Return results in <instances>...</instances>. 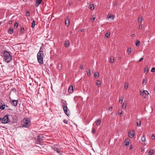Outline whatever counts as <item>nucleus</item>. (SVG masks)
<instances>
[{
  "label": "nucleus",
  "instance_id": "393cba45",
  "mask_svg": "<svg viewBox=\"0 0 155 155\" xmlns=\"http://www.w3.org/2000/svg\"><path fill=\"white\" fill-rule=\"evenodd\" d=\"M8 32L10 34H12L13 32V28H10L8 31Z\"/></svg>",
  "mask_w": 155,
  "mask_h": 155
},
{
  "label": "nucleus",
  "instance_id": "69168bd1",
  "mask_svg": "<svg viewBox=\"0 0 155 155\" xmlns=\"http://www.w3.org/2000/svg\"><path fill=\"white\" fill-rule=\"evenodd\" d=\"M121 58L120 57H119L118 58L119 60H120L121 59Z\"/></svg>",
  "mask_w": 155,
  "mask_h": 155
},
{
  "label": "nucleus",
  "instance_id": "4c0bfd02",
  "mask_svg": "<svg viewBox=\"0 0 155 155\" xmlns=\"http://www.w3.org/2000/svg\"><path fill=\"white\" fill-rule=\"evenodd\" d=\"M43 48H42V47L41 46V47L40 48V50L39 51H41V52H42V54H44L43 53Z\"/></svg>",
  "mask_w": 155,
  "mask_h": 155
},
{
  "label": "nucleus",
  "instance_id": "4d7b16f0",
  "mask_svg": "<svg viewBox=\"0 0 155 155\" xmlns=\"http://www.w3.org/2000/svg\"><path fill=\"white\" fill-rule=\"evenodd\" d=\"M122 111H121V112L120 113H119V114L120 116H122Z\"/></svg>",
  "mask_w": 155,
  "mask_h": 155
},
{
  "label": "nucleus",
  "instance_id": "4be33fe9",
  "mask_svg": "<svg viewBox=\"0 0 155 155\" xmlns=\"http://www.w3.org/2000/svg\"><path fill=\"white\" fill-rule=\"evenodd\" d=\"M35 20L33 19V21H32V25H31L32 27V28H34L35 27Z\"/></svg>",
  "mask_w": 155,
  "mask_h": 155
},
{
  "label": "nucleus",
  "instance_id": "603ef678",
  "mask_svg": "<svg viewBox=\"0 0 155 155\" xmlns=\"http://www.w3.org/2000/svg\"><path fill=\"white\" fill-rule=\"evenodd\" d=\"M58 69L59 70H61V65L60 67L59 66V65L58 66Z\"/></svg>",
  "mask_w": 155,
  "mask_h": 155
},
{
  "label": "nucleus",
  "instance_id": "f03ea898",
  "mask_svg": "<svg viewBox=\"0 0 155 155\" xmlns=\"http://www.w3.org/2000/svg\"><path fill=\"white\" fill-rule=\"evenodd\" d=\"M44 57V54H42V52L39 51L37 54L38 61L40 64H43V58Z\"/></svg>",
  "mask_w": 155,
  "mask_h": 155
},
{
  "label": "nucleus",
  "instance_id": "052dcab7",
  "mask_svg": "<svg viewBox=\"0 0 155 155\" xmlns=\"http://www.w3.org/2000/svg\"><path fill=\"white\" fill-rule=\"evenodd\" d=\"M8 22L9 24H11L12 23V22L11 21H8Z\"/></svg>",
  "mask_w": 155,
  "mask_h": 155
},
{
  "label": "nucleus",
  "instance_id": "2eb2a0df",
  "mask_svg": "<svg viewBox=\"0 0 155 155\" xmlns=\"http://www.w3.org/2000/svg\"><path fill=\"white\" fill-rule=\"evenodd\" d=\"M96 85L98 87H99L101 86V83L100 81L98 80H97Z\"/></svg>",
  "mask_w": 155,
  "mask_h": 155
},
{
  "label": "nucleus",
  "instance_id": "9d476101",
  "mask_svg": "<svg viewBox=\"0 0 155 155\" xmlns=\"http://www.w3.org/2000/svg\"><path fill=\"white\" fill-rule=\"evenodd\" d=\"M73 92V86H70L68 89V92L69 93H72Z\"/></svg>",
  "mask_w": 155,
  "mask_h": 155
},
{
  "label": "nucleus",
  "instance_id": "c9c22d12",
  "mask_svg": "<svg viewBox=\"0 0 155 155\" xmlns=\"http://www.w3.org/2000/svg\"><path fill=\"white\" fill-rule=\"evenodd\" d=\"M26 15L28 17H29L30 16V13L29 11H27Z\"/></svg>",
  "mask_w": 155,
  "mask_h": 155
},
{
  "label": "nucleus",
  "instance_id": "bf43d9fd",
  "mask_svg": "<svg viewBox=\"0 0 155 155\" xmlns=\"http://www.w3.org/2000/svg\"><path fill=\"white\" fill-rule=\"evenodd\" d=\"M135 36V35L134 34H132L131 35V36L132 37H134V36Z\"/></svg>",
  "mask_w": 155,
  "mask_h": 155
},
{
  "label": "nucleus",
  "instance_id": "a878e982",
  "mask_svg": "<svg viewBox=\"0 0 155 155\" xmlns=\"http://www.w3.org/2000/svg\"><path fill=\"white\" fill-rule=\"evenodd\" d=\"M154 153V151L153 150H151L148 153L149 155H152Z\"/></svg>",
  "mask_w": 155,
  "mask_h": 155
},
{
  "label": "nucleus",
  "instance_id": "49530a36",
  "mask_svg": "<svg viewBox=\"0 0 155 155\" xmlns=\"http://www.w3.org/2000/svg\"><path fill=\"white\" fill-rule=\"evenodd\" d=\"M113 107L112 106H110L108 109V110L111 111L112 110Z\"/></svg>",
  "mask_w": 155,
  "mask_h": 155
},
{
  "label": "nucleus",
  "instance_id": "338daca9",
  "mask_svg": "<svg viewBox=\"0 0 155 155\" xmlns=\"http://www.w3.org/2000/svg\"><path fill=\"white\" fill-rule=\"evenodd\" d=\"M117 3H114V5H117Z\"/></svg>",
  "mask_w": 155,
  "mask_h": 155
},
{
  "label": "nucleus",
  "instance_id": "ea45409f",
  "mask_svg": "<svg viewBox=\"0 0 155 155\" xmlns=\"http://www.w3.org/2000/svg\"><path fill=\"white\" fill-rule=\"evenodd\" d=\"M25 30L24 28L22 27L21 28L20 31L22 33H23L24 31Z\"/></svg>",
  "mask_w": 155,
  "mask_h": 155
},
{
  "label": "nucleus",
  "instance_id": "f704fd0d",
  "mask_svg": "<svg viewBox=\"0 0 155 155\" xmlns=\"http://www.w3.org/2000/svg\"><path fill=\"white\" fill-rule=\"evenodd\" d=\"M18 24L17 23H15V24L14 26V28L15 29H17L18 28Z\"/></svg>",
  "mask_w": 155,
  "mask_h": 155
},
{
  "label": "nucleus",
  "instance_id": "680f3d73",
  "mask_svg": "<svg viewBox=\"0 0 155 155\" xmlns=\"http://www.w3.org/2000/svg\"><path fill=\"white\" fill-rule=\"evenodd\" d=\"M12 91H15L16 90H15V88H13L12 89Z\"/></svg>",
  "mask_w": 155,
  "mask_h": 155
},
{
  "label": "nucleus",
  "instance_id": "5fc2aeb1",
  "mask_svg": "<svg viewBox=\"0 0 155 155\" xmlns=\"http://www.w3.org/2000/svg\"><path fill=\"white\" fill-rule=\"evenodd\" d=\"M69 5L70 6L72 4V3L71 2H68Z\"/></svg>",
  "mask_w": 155,
  "mask_h": 155
},
{
  "label": "nucleus",
  "instance_id": "9b49d317",
  "mask_svg": "<svg viewBox=\"0 0 155 155\" xmlns=\"http://www.w3.org/2000/svg\"><path fill=\"white\" fill-rule=\"evenodd\" d=\"M1 103L2 105L0 106V109L4 110L5 108V105L3 101H2Z\"/></svg>",
  "mask_w": 155,
  "mask_h": 155
},
{
  "label": "nucleus",
  "instance_id": "c756f323",
  "mask_svg": "<svg viewBox=\"0 0 155 155\" xmlns=\"http://www.w3.org/2000/svg\"><path fill=\"white\" fill-rule=\"evenodd\" d=\"M114 62V58L113 57L112 58H111L110 60V62L113 63Z\"/></svg>",
  "mask_w": 155,
  "mask_h": 155
},
{
  "label": "nucleus",
  "instance_id": "09e8293b",
  "mask_svg": "<svg viewBox=\"0 0 155 155\" xmlns=\"http://www.w3.org/2000/svg\"><path fill=\"white\" fill-rule=\"evenodd\" d=\"M142 25L141 24H140L139 26V29H142Z\"/></svg>",
  "mask_w": 155,
  "mask_h": 155
},
{
  "label": "nucleus",
  "instance_id": "cd10ccee",
  "mask_svg": "<svg viewBox=\"0 0 155 155\" xmlns=\"http://www.w3.org/2000/svg\"><path fill=\"white\" fill-rule=\"evenodd\" d=\"M137 127H140L141 126V121L140 120L137 122Z\"/></svg>",
  "mask_w": 155,
  "mask_h": 155
},
{
  "label": "nucleus",
  "instance_id": "4468645a",
  "mask_svg": "<svg viewBox=\"0 0 155 155\" xmlns=\"http://www.w3.org/2000/svg\"><path fill=\"white\" fill-rule=\"evenodd\" d=\"M128 135L129 137L130 138L133 137L134 136V133H132L130 132H128Z\"/></svg>",
  "mask_w": 155,
  "mask_h": 155
},
{
  "label": "nucleus",
  "instance_id": "72a5a7b5",
  "mask_svg": "<svg viewBox=\"0 0 155 155\" xmlns=\"http://www.w3.org/2000/svg\"><path fill=\"white\" fill-rule=\"evenodd\" d=\"M108 18H111L112 19H114V15H110L108 17Z\"/></svg>",
  "mask_w": 155,
  "mask_h": 155
},
{
  "label": "nucleus",
  "instance_id": "f3484780",
  "mask_svg": "<svg viewBox=\"0 0 155 155\" xmlns=\"http://www.w3.org/2000/svg\"><path fill=\"white\" fill-rule=\"evenodd\" d=\"M70 45V43L68 41H66L65 42L64 46L66 47H68Z\"/></svg>",
  "mask_w": 155,
  "mask_h": 155
},
{
  "label": "nucleus",
  "instance_id": "e433bc0d",
  "mask_svg": "<svg viewBox=\"0 0 155 155\" xmlns=\"http://www.w3.org/2000/svg\"><path fill=\"white\" fill-rule=\"evenodd\" d=\"M146 80L145 79H144L143 81L142 84L144 85H146Z\"/></svg>",
  "mask_w": 155,
  "mask_h": 155
},
{
  "label": "nucleus",
  "instance_id": "8fccbe9b",
  "mask_svg": "<svg viewBox=\"0 0 155 155\" xmlns=\"http://www.w3.org/2000/svg\"><path fill=\"white\" fill-rule=\"evenodd\" d=\"M85 30H86V29L85 28H83L81 30H79V31H80L81 32V31H85Z\"/></svg>",
  "mask_w": 155,
  "mask_h": 155
},
{
  "label": "nucleus",
  "instance_id": "6e6d98bb",
  "mask_svg": "<svg viewBox=\"0 0 155 155\" xmlns=\"http://www.w3.org/2000/svg\"><path fill=\"white\" fill-rule=\"evenodd\" d=\"M80 68L81 69H83V66L82 65H81L80 66Z\"/></svg>",
  "mask_w": 155,
  "mask_h": 155
},
{
  "label": "nucleus",
  "instance_id": "f257e3e1",
  "mask_svg": "<svg viewBox=\"0 0 155 155\" xmlns=\"http://www.w3.org/2000/svg\"><path fill=\"white\" fill-rule=\"evenodd\" d=\"M3 58L5 61L8 63L12 60V57L9 52L5 51L3 53Z\"/></svg>",
  "mask_w": 155,
  "mask_h": 155
},
{
  "label": "nucleus",
  "instance_id": "de8ad7c7",
  "mask_svg": "<svg viewBox=\"0 0 155 155\" xmlns=\"http://www.w3.org/2000/svg\"><path fill=\"white\" fill-rule=\"evenodd\" d=\"M63 122L64 123H65V124H68L67 121L66 120H63Z\"/></svg>",
  "mask_w": 155,
  "mask_h": 155
},
{
  "label": "nucleus",
  "instance_id": "bb28decb",
  "mask_svg": "<svg viewBox=\"0 0 155 155\" xmlns=\"http://www.w3.org/2000/svg\"><path fill=\"white\" fill-rule=\"evenodd\" d=\"M110 32H107L105 35V36L107 38H108L110 37Z\"/></svg>",
  "mask_w": 155,
  "mask_h": 155
},
{
  "label": "nucleus",
  "instance_id": "412c9836",
  "mask_svg": "<svg viewBox=\"0 0 155 155\" xmlns=\"http://www.w3.org/2000/svg\"><path fill=\"white\" fill-rule=\"evenodd\" d=\"M90 9L91 10H94V5L93 4L90 5Z\"/></svg>",
  "mask_w": 155,
  "mask_h": 155
},
{
  "label": "nucleus",
  "instance_id": "aec40b11",
  "mask_svg": "<svg viewBox=\"0 0 155 155\" xmlns=\"http://www.w3.org/2000/svg\"><path fill=\"white\" fill-rule=\"evenodd\" d=\"M149 69L147 67L146 68H144V72L145 74H147L148 71Z\"/></svg>",
  "mask_w": 155,
  "mask_h": 155
},
{
  "label": "nucleus",
  "instance_id": "dca6fc26",
  "mask_svg": "<svg viewBox=\"0 0 155 155\" xmlns=\"http://www.w3.org/2000/svg\"><path fill=\"white\" fill-rule=\"evenodd\" d=\"M96 18V15H94L92 16L91 18V21L93 22L94 21V20H95V19Z\"/></svg>",
  "mask_w": 155,
  "mask_h": 155
},
{
  "label": "nucleus",
  "instance_id": "3c124183",
  "mask_svg": "<svg viewBox=\"0 0 155 155\" xmlns=\"http://www.w3.org/2000/svg\"><path fill=\"white\" fill-rule=\"evenodd\" d=\"M133 147L132 145L131 144L130 145V150H132L133 149Z\"/></svg>",
  "mask_w": 155,
  "mask_h": 155
},
{
  "label": "nucleus",
  "instance_id": "5701e85b",
  "mask_svg": "<svg viewBox=\"0 0 155 155\" xmlns=\"http://www.w3.org/2000/svg\"><path fill=\"white\" fill-rule=\"evenodd\" d=\"M125 143V145L126 146H127L129 144V140H125L124 141Z\"/></svg>",
  "mask_w": 155,
  "mask_h": 155
},
{
  "label": "nucleus",
  "instance_id": "37998d69",
  "mask_svg": "<svg viewBox=\"0 0 155 155\" xmlns=\"http://www.w3.org/2000/svg\"><path fill=\"white\" fill-rule=\"evenodd\" d=\"M126 104H124V103H123L122 106V108H125L126 107Z\"/></svg>",
  "mask_w": 155,
  "mask_h": 155
},
{
  "label": "nucleus",
  "instance_id": "13d9d810",
  "mask_svg": "<svg viewBox=\"0 0 155 155\" xmlns=\"http://www.w3.org/2000/svg\"><path fill=\"white\" fill-rule=\"evenodd\" d=\"M143 92H142L141 91L140 92V94L141 95H143Z\"/></svg>",
  "mask_w": 155,
  "mask_h": 155
},
{
  "label": "nucleus",
  "instance_id": "ddd939ff",
  "mask_svg": "<svg viewBox=\"0 0 155 155\" xmlns=\"http://www.w3.org/2000/svg\"><path fill=\"white\" fill-rule=\"evenodd\" d=\"M86 70H87L86 71V72H87V76H90L91 75V70L88 68H87V69H86Z\"/></svg>",
  "mask_w": 155,
  "mask_h": 155
},
{
  "label": "nucleus",
  "instance_id": "a19ab883",
  "mask_svg": "<svg viewBox=\"0 0 155 155\" xmlns=\"http://www.w3.org/2000/svg\"><path fill=\"white\" fill-rule=\"evenodd\" d=\"M128 87V85L127 84H125L124 86V88L126 89H127Z\"/></svg>",
  "mask_w": 155,
  "mask_h": 155
},
{
  "label": "nucleus",
  "instance_id": "774afa93",
  "mask_svg": "<svg viewBox=\"0 0 155 155\" xmlns=\"http://www.w3.org/2000/svg\"><path fill=\"white\" fill-rule=\"evenodd\" d=\"M143 98H146V96H144L143 97Z\"/></svg>",
  "mask_w": 155,
  "mask_h": 155
},
{
  "label": "nucleus",
  "instance_id": "58836bf2",
  "mask_svg": "<svg viewBox=\"0 0 155 155\" xmlns=\"http://www.w3.org/2000/svg\"><path fill=\"white\" fill-rule=\"evenodd\" d=\"M151 71L152 72H155V68H152L151 70Z\"/></svg>",
  "mask_w": 155,
  "mask_h": 155
},
{
  "label": "nucleus",
  "instance_id": "0eeeda50",
  "mask_svg": "<svg viewBox=\"0 0 155 155\" xmlns=\"http://www.w3.org/2000/svg\"><path fill=\"white\" fill-rule=\"evenodd\" d=\"M10 102L12 105L14 107H16L17 106L18 103V100H12L11 98H10Z\"/></svg>",
  "mask_w": 155,
  "mask_h": 155
},
{
  "label": "nucleus",
  "instance_id": "7ed1b4c3",
  "mask_svg": "<svg viewBox=\"0 0 155 155\" xmlns=\"http://www.w3.org/2000/svg\"><path fill=\"white\" fill-rule=\"evenodd\" d=\"M30 124V121L29 120L25 119L22 122L21 125L23 127H28Z\"/></svg>",
  "mask_w": 155,
  "mask_h": 155
},
{
  "label": "nucleus",
  "instance_id": "b1692460",
  "mask_svg": "<svg viewBox=\"0 0 155 155\" xmlns=\"http://www.w3.org/2000/svg\"><path fill=\"white\" fill-rule=\"evenodd\" d=\"M94 77L96 78H98L99 77V73L98 72L95 73L94 74Z\"/></svg>",
  "mask_w": 155,
  "mask_h": 155
},
{
  "label": "nucleus",
  "instance_id": "0e129e2a",
  "mask_svg": "<svg viewBox=\"0 0 155 155\" xmlns=\"http://www.w3.org/2000/svg\"><path fill=\"white\" fill-rule=\"evenodd\" d=\"M8 110H12V109H11V108H9V109H7Z\"/></svg>",
  "mask_w": 155,
  "mask_h": 155
},
{
  "label": "nucleus",
  "instance_id": "20e7f679",
  "mask_svg": "<svg viewBox=\"0 0 155 155\" xmlns=\"http://www.w3.org/2000/svg\"><path fill=\"white\" fill-rule=\"evenodd\" d=\"M1 121L2 123L4 124L8 123L10 121L8 115H6L3 118H2Z\"/></svg>",
  "mask_w": 155,
  "mask_h": 155
},
{
  "label": "nucleus",
  "instance_id": "79ce46f5",
  "mask_svg": "<svg viewBox=\"0 0 155 155\" xmlns=\"http://www.w3.org/2000/svg\"><path fill=\"white\" fill-rule=\"evenodd\" d=\"M92 133H93L94 134L95 133L96 130L94 129V128H92Z\"/></svg>",
  "mask_w": 155,
  "mask_h": 155
},
{
  "label": "nucleus",
  "instance_id": "39448f33",
  "mask_svg": "<svg viewBox=\"0 0 155 155\" xmlns=\"http://www.w3.org/2000/svg\"><path fill=\"white\" fill-rule=\"evenodd\" d=\"M63 110L65 114L69 117V114L68 112V110H69L67 107V105L64 103H63L62 104Z\"/></svg>",
  "mask_w": 155,
  "mask_h": 155
},
{
  "label": "nucleus",
  "instance_id": "6ab92c4d",
  "mask_svg": "<svg viewBox=\"0 0 155 155\" xmlns=\"http://www.w3.org/2000/svg\"><path fill=\"white\" fill-rule=\"evenodd\" d=\"M140 44V41L139 40H138L136 41V46H139Z\"/></svg>",
  "mask_w": 155,
  "mask_h": 155
},
{
  "label": "nucleus",
  "instance_id": "1a4fd4ad",
  "mask_svg": "<svg viewBox=\"0 0 155 155\" xmlns=\"http://www.w3.org/2000/svg\"><path fill=\"white\" fill-rule=\"evenodd\" d=\"M43 0H36L35 6L36 7H38L41 4Z\"/></svg>",
  "mask_w": 155,
  "mask_h": 155
},
{
  "label": "nucleus",
  "instance_id": "6e6552de",
  "mask_svg": "<svg viewBox=\"0 0 155 155\" xmlns=\"http://www.w3.org/2000/svg\"><path fill=\"white\" fill-rule=\"evenodd\" d=\"M65 25L67 26H68L70 24V19H69V17L67 16L66 18V19H65Z\"/></svg>",
  "mask_w": 155,
  "mask_h": 155
},
{
  "label": "nucleus",
  "instance_id": "473e14b6",
  "mask_svg": "<svg viewBox=\"0 0 155 155\" xmlns=\"http://www.w3.org/2000/svg\"><path fill=\"white\" fill-rule=\"evenodd\" d=\"M127 52L128 54H130L131 52V48H129L127 50Z\"/></svg>",
  "mask_w": 155,
  "mask_h": 155
},
{
  "label": "nucleus",
  "instance_id": "c03bdc74",
  "mask_svg": "<svg viewBox=\"0 0 155 155\" xmlns=\"http://www.w3.org/2000/svg\"><path fill=\"white\" fill-rule=\"evenodd\" d=\"M123 101V99L122 98L119 99V102L120 103H122Z\"/></svg>",
  "mask_w": 155,
  "mask_h": 155
},
{
  "label": "nucleus",
  "instance_id": "2f4dec72",
  "mask_svg": "<svg viewBox=\"0 0 155 155\" xmlns=\"http://www.w3.org/2000/svg\"><path fill=\"white\" fill-rule=\"evenodd\" d=\"M143 20V18L142 17H140L138 18V22L140 23H141Z\"/></svg>",
  "mask_w": 155,
  "mask_h": 155
},
{
  "label": "nucleus",
  "instance_id": "7c9ffc66",
  "mask_svg": "<svg viewBox=\"0 0 155 155\" xmlns=\"http://www.w3.org/2000/svg\"><path fill=\"white\" fill-rule=\"evenodd\" d=\"M143 93H144L145 96H147L149 94V93L147 91H143Z\"/></svg>",
  "mask_w": 155,
  "mask_h": 155
},
{
  "label": "nucleus",
  "instance_id": "864d4df0",
  "mask_svg": "<svg viewBox=\"0 0 155 155\" xmlns=\"http://www.w3.org/2000/svg\"><path fill=\"white\" fill-rule=\"evenodd\" d=\"M143 60V58H141L140 59V60H139V62H140V61H142Z\"/></svg>",
  "mask_w": 155,
  "mask_h": 155
},
{
  "label": "nucleus",
  "instance_id": "a18cd8bd",
  "mask_svg": "<svg viewBox=\"0 0 155 155\" xmlns=\"http://www.w3.org/2000/svg\"><path fill=\"white\" fill-rule=\"evenodd\" d=\"M151 139L153 140H154L155 139V136L153 134L151 136Z\"/></svg>",
  "mask_w": 155,
  "mask_h": 155
},
{
  "label": "nucleus",
  "instance_id": "c85d7f7f",
  "mask_svg": "<svg viewBox=\"0 0 155 155\" xmlns=\"http://www.w3.org/2000/svg\"><path fill=\"white\" fill-rule=\"evenodd\" d=\"M54 151H56L57 152L59 153V154H61V150L59 148H57L55 150H54Z\"/></svg>",
  "mask_w": 155,
  "mask_h": 155
},
{
  "label": "nucleus",
  "instance_id": "a211bd4d",
  "mask_svg": "<svg viewBox=\"0 0 155 155\" xmlns=\"http://www.w3.org/2000/svg\"><path fill=\"white\" fill-rule=\"evenodd\" d=\"M141 140L142 142H144L146 141V138L144 135H143L141 137Z\"/></svg>",
  "mask_w": 155,
  "mask_h": 155
},
{
  "label": "nucleus",
  "instance_id": "e2e57ef3",
  "mask_svg": "<svg viewBox=\"0 0 155 155\" xmlns=\"http://www.w3.org/2000/svg\"><path fill=\"white\" fill-rule=\"evenodd\" d=\"M27 0H23V1L25 2H26Z\"/></svg>",
  "mask_w": 155,
  "mask_h": 155
},
{
  "label": "nucleus",
  "instance_id": "f8f14e48",
  "mask_svg": "<svg viewBox=\"0 0 155 155\" xmlns=\"http://www.w3.org/2000/svg\"><path fill=\"white\" fill-rule=\"evenodd\" d=\"M101 121V118H98L97 120L95 122V124L97 125H99Z\"/></svg>",
  "mask_w": 155,
  "mask_h": 155
},
{
  "label": "nucleus",
  "instance_id": "423d86ee",
  "mask_svg": "<svg viewBox=\"0 0 155 155\" xmlns=\"http://www.w3.org/2000/svg\"><path fill=\"white\" fill-rule=\"evenodd\" d=\"M43 137L42 135H38L37 136L38 140L35 143L37 144H40L43 140Z\"/></svg>",
  "mask_w": 155,
  "mask_h": 155
}]
</instances>
